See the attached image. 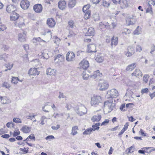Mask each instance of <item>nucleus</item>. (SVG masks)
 <instances>
[{"label":"nucleus","mask_w":155,"mask_h":155,"mask_svg":"<svg viewBox=\"0 0 155 155\" xmlns=\"http://www.w3.org/2000/svg\"><path fill=\"white\" fill-rule=\"evenodd\" d=\"M104 108L107 110L108 113L111 112L115 107V104L113 103V101L111 99L109 100H107L104 102Z\"/></svg>","instance_id":"obj_1"},{"label":"nucleus","mask_w":155,"mask_h":155,"mask_svg":"<svg viewBox=\"0 0 155 155\" xmlns=\"http://www.w3.org/2000/svg\"><path fill=\"white\" fill-rule=\"evenodd\" d=\"M101 98L99 96L94 95L91 97V104L92 106L96 107L101 103Z\"/></svg>","instance_id":"obj_2"},{"label":"nucleus","mask_w":155,"mask_h":155,"mask_svg":"<svg viewBox=\"0 0 155 155\" xmlns=\"http://www.w3.org/2000/svg\"><path fill=\"white\" fill-rule=\"evenodd\" d=\"M99 90L104 91L107 90L109 87V84L106 81L101 80L98 84Z\"/></svg>","instance_id":"obj_3"},{"label":"nucleus","mask_w":155,"mask_h":155,"mask_svg":"<svg viewBox=\"0 0 155 155\" xmlns=\"http://www.w3.org/2000/svg\"><path fill=\"white\" fill-rule=\"evenodd\" d=\"M118 96V91L115 89H112L107 91L106 97L109 98L115 97Z\"/></svg>","instance_id":"obj_4"},{"label":"nucleus","mask_w":155,"mask_h":155,"mask_svg":"<svg viewBox=\"0 0 155 155\" xmlns=\"http://www.w3.org/2000/svg\"><path fill=\"white\" fill-rule=\"evenodd\" d=\"M76 113L79 115L82 116L87 113L86 108L84 106L81 105L79 106L75 110Z\"/></svg>","instance_id":"obj_5"},{"label":"nucleus","mask_w":155,"mask_h":155,"mask_svg":"<svg viewBox=\"0 0 155 155\" xmlns=\"http://www.w3.org/2000/svg\"><path fill=\"white\" fill-rule=\"evenodd\" d=\"M75 54L71 51H69L66 55V60L68 61H72L74 60Z\"/></svg>","instance_id":"obj_6"},{"label":"nucleus","mask_w":155,"mask_h":155,"mask_svg":"<svg viewBox=\"0 0 155 155\" xmlns=\"http://www.w3.org/2000/svg\"><path fill=\"white\" fill-rule=\"evenodd\" d=\"M81 69L86 70L89 67V64L88 61L85 60H83L79 63Z\"/></svg>","instance_id":"obj_7"},{"label":"nucleus","mask_w":155,"mask_h":155,"mask_svg":"<svg viewBox=\"0 0 155 155\" xmlns=\"http://www.w3.org/2000/svg\"><path fill=\"white\" fill-rule=\"evenodd\" d=\"M135 52V50L134 48L131 46H128L127 48V51L125 52V55L128 57L131 56Z\"/></svg>","instance_id":"obj_8"},{"label":"nucleus","mask_w":155,"mask_h":155,"mask_svg":"<svg viewBox=\"0 0 155 155\" xmlns=\"http://www.w3.org/2000/svg\"><path fill=\"white\" fill-rule=\"evenodd\" d=\"M21 8L24 9H27L30 5V2L27 0H22L20 3Z\"/></svg>","instance_id":"obj_9"},{"label":"nucleus","mask_w":155,"mask_h":155,"mask_svg":"<svg viewBox=\"0 0 155 155\" xmlns=\"http://www.w3.org/2000/svg\"><path fill=\"white\" fill-rule=\"evenodd\" d=\"M34 10L38 13H41L42 10V6L40 4H38L35 5L33 7Z\"/></svg>","instance_id":"obj_10"},{"label":"nucleus","mask_w":155,"mask_h":155,"mask_svg":"<svg viewBox=\"0 0 155 155\" xmlns=\"http://www.w3.org/2000/svg\"><path fill=\"white\" fill-rule=\"evenodd\" d=\"M135 20L133 16L128 17L126 20V24L128 25H133L135 24Z\"/></svg>","instance_id":"obj_11"},{"label":"nucleus","mask_w":155,"mask_h":155,"mask_svg":"<svg viewBox=\"0 0 155 155\" xmlns=\"http://www.w3.org/2000/svg\"><path fill=\"white\" fill-rule=\"evenodd\" d=\"M28 74L29 75L35 76L38 75L39 72L38 71L37 68H33L30 69Z\"/></svg>","instance_id":"obj_12"},{"label":"nucleus","mask_w":155,"mask_h":155,"mask_svg":"<svg viewBox=\"0 0 155 155\" xmlns=\"http://www.w3.org/2000/svg\"><path fill=\"white\" fill-rule=\"evenodd\" d=\"M26 33L23 32V33L19 34L18 35V40L21 42H24L26 40Z\"/></svg>","instance_id":"obj_13"},{"label":"nucleus","mask_w":155,"mask_h":155,"mask_svg":"<svg viewBox=\"0 0 155 155\" xmlns=\"http://www.w3.org/2000/svg\"><path fill=\"white\" fill-rule=\"evenodd\" d=\"M58 5L60 9L62 10L65 9L66 7V2L64 0L60 1L58 2Z\"/></svg>","instance_id":"obj_14"},{"label":"nucleus","mask_w":155,"mask_h":155,"mask_svg":"<svg viewBox=\"0 0 155 155\" xmlns=\"http://www.w3.org/2000/svg\"><path fill=\"white\" fill-rule=\"evenodd\" d=\"M0 101L3 104H9L11 103V100L7 97L0 96Z\"/></svg>","instance_id":"obj_15"},{"label":"nucleus","mask_w":155,"mask_h":155,"mask_svg":"<svg viewBox=\"0 0 155 155\" xmlns=\"http://www.w3.org/2000/svg\"><path fill=\"white\" fill-rule=\"evenodd\" d=\"M47 24L49 27L52 28L55 25L54 20L52 18H48L47 21Z\"/></svg>","instance_id":"obj_16"},{"label":"nucleus","mask_w":155,"mask_h":155,"mask_svg":"<svg viewBox=\"0 0 155 155\" xmlns=\"http://www.w3.org/2000/svg\"><path fill=\"white\" fill-rule=\"evenodd\" d=\"M88 52H96V46L94 44H90L87 46Z\"/></svg>","instance_id":"obj_17"},{"label":"nucleus","mask_w":155,"mask_h":155,"mask_svg":"<svg viewBox=\"0 0 155 155\" xmlns=\"http://www.w3.org/2000/svg\"><path fill=\"white\" fill-rule=\"evenodd\" d=\"M118 38L117 37L113 36L111 39V46L112 48L115 47L118 44Z\"/></svg>","instance_id":"obj_18"},{"label":"nucleus","mask_w":155,"mask_h":155,"mask_svg":"<svg viewBox=\"0 0 155 155\" xmlns=\"http://www.w3.org/2000/svg\"><path fill=\"white\" fill-rule=\"evenodd\" d=\"M46 74L48 75L55 76L56 74V71L54 69L49 68L47 70Z\"/></svg>","instance_id":"obj_19"},{"label":"nucleus","mask_w":155,"mask_h":155,"mask_svg":"<svg viewBox=\"0 0 155 155\" xmlns=\"http://www.w3.org/2000/svg\"><path fill=\"white\" fill-rule=\"evenodd\" d=\"M16 9V8L14 5H10L7 6L6 11L8 13H11L12 12L13 13L14 12H15V11Z\"/></svg>","instance_id":"obj_20"},{"label":"nucleus","mask_w":155,"mask_h":155,"mask_svg":"<svg viewBox=\"0 0 155 155\" xmlns=\"http://www.w3.org/2000/svg\"><path fill=\"white\" fill-rule=\"evenodd\" d=\"M94 34V28L91 27L88 29L87 31L86 32V35L88 36H93Z\"/></svg>","instance_id":"obj_21"},{"label":"nucleus","mask_w":155,"mask_h":155,"mask_svg":"<svg viewBox=\"0 0 155 155\" xmlns=\"http://www.w3.org/2000/svg\"><path fill=\"white\" fill-rule=\"evenodd\" d=\"M101 118V116L100 114H97L94 116L91 119L93 122H98L100 120Z\"/></svg>","instance_id":"obj_22"},{"label":"nucleus","mask_w":155,"mask_h":155,"mask_svg":"<svg viewBox=\"0 0 155 155\" xmlns=\"http://www.w3.org/2000/svg\"><path fill=\"white\" fill-rule=\"evenodd\" d=\"M132 76H134L136 77L138 76L142 77V74L141 71L139 69H136L133 73L132 74Z\"/></svg>","instance_id":"obj_23"},{"label":"nucleus","mask_w":155,"mask_h":155,"mask_svg":"<svg viewBox=\"0 0 155 155\" xmlns=\"http://www.w3.org/2000/svg\"><path fill=\"white\" fill-rule=\"evenodd\" d=\"M90 73L88 71L85 70L82 73V77L84 80H87L90 76Z\"/></svg>","instance_id":"obj_24"},{"label":"nucleus","mask_w":155,"mask_h":155,"mask_svg":"<svg viewBox=\"0 0 155 155\" xmlns=\"http://www.w3.org/2000/svg\"><path fill=\"white\" fill-rule=\"evenodd\" d=\"M137 66L136 63H134L128 65L126 69L127 71H130L133 70Z\"/></svg>","instance_id":"obj_25"},{"label":"nucleus","mask_w":155,"mask_h":155,"mask_svg":"<svg viewBox=\"0 0 155 155\" xmlns=\"http://www.w3.org/2000/svg\"><path fill=\"white\" fill-rule=\"evenodd\" d=\"M111 0H102V5L105 8H108L110 5Z\"/></svg>","instance_id":"obj_26"},{"label":"nucleus","mask_w":155,"mask_h":155,"mask_svg":"<svg viewBox=\"0 0 155 155\" xmlns=\"http://www.w3.org/2000/svg\"><path fill=\"white\" fill-rule=\"evenodd\" d=\"M129 0H123L121 3V6L122 8L127 7L129 6Z\"/></svg>","instance_id":"obj_27"},{"label":"nucleus","mask_w":155,"mask_h":155,"mask_svg":"<svg viewBox=\"0 0 155 155\" xmlns=\"http://www.w3.org/2000/svg\"><path fill=\"white\" fill-rule=\"evenodd\" d=\"M31 127H29L27 126H25L22 127L20 130L21 131L25 133H28L31 131Z\"/></svg>","instance_id":"obj_28"},{"label":"nucleus","mask_w":155,"mask_h":155,"mask_svg":"<svg viewBox=\"0 0 155 155\" xmlns=\"http://www.w3.org/2000/svg\"><path fill=\"white\" fill-rule=\"evenodd\" d=\"M19 15L15 12H14L12 15L10 17V19L11 20L15 21L18 19Z\"/></svg>","instance_id":"obj_29"},{"label":"nucleus","mask_w":155,"mask_h":155,"mask_svg":"<svg viewBox=\"0 0 155 155\" xmlns=\"http://www.w3.org/2000/svg\"><path fill=\"white\" fill-rule=\"evenodd\" d=\"M148 7L146 9V13H149L151 15H153V12L152 10V8L151 5L148 3L147 4Z\"/></svg>","instance_id":"obj_30"},{"label":"nucleus","mask_w":155,"mask_h":155,"mask_svg":"<svg viewBox=\"0 0 155 155\" xmlns=\"http://www.w3.org/2000/svg\"><path fill=\"white\" fill-rule=\"evenodd\" d=\"M109 24L107 22H100L99 24V26L101 28H107L109 26Z\"/></svg>","instance_id":"obj_31"},{"label":"nucleus","mask_w":155,"mask_h":155,"mask_svg":"<svg viewBox=\"0 0 155 155\" xmlns=\"http://www.w3.org/2000/svg\"><path fill=\"white\" fill-rule=\"evenodd\" d=\"M76 4V0H69L68 5L69 8H72L74 7Z\"/></svg>","instance_id":"obj_32"},{"label":"nucleus","mask_w":155,"mask_h":155,"mask_svg":"<svg viewBox=\"0 0 155 155\" xmlns=\"http://www.w3.org/2000/svg\"><path fill=\"white\" fill-rule=\"evenodd\" d=\"M128 126V124L127 123L124 125V127L122 129L121 131L119 133L118 135L120 136L127 129Z\"/></svg>","instance_id":"obj_33"},{"label":"nucleus","mask_w":155,"mask_h":155,"mask_svg":"<svg viewBox=\"0 0 155 155\" xmlns=\"http://www.w3.org/2000/svg\"><path fill=\"white\" fill-rule=\"evenodd\" d=\"M78 130V127L75 126L72 127L71 134L73 135H75L78 134L77 130Z\"/></svg>","instance_id":"obj_34"},{"label":"nucleus","mask_w":155,"mask_h":155,"mask_svg":"<svg viewBox=\"0 0 155 155\" xmlns=\"http://www.w3.org/2000/svg\"><path fill=\"white\" fill-rule=\"evenodd\" d=\"M93 17L95 21H98L100 19V16L97 13H95L93 15Z\"/></svg>","instance_id":"obj_35"},{"label":"nucleus","mask_w":155,"mask_h":155,"mask_svg":"<svg viewBox=\"0 0 155 155\" xmlns=\"http://www.w3.org/2000/svg\"><path fill=\"white\" fill-rule=\"evenodd\" d=\"M102 74L100 73L99 70H97L95 71L94 73V74L92 77H93L94 78H95L97 76H101Z\"/></svg>","instance_id":"obj_36"},{"label":"nucleus","mask_w":155,"mask_h":155,"mask_svg":"<svg viewBox=\"0 0 155 155\" xmlns=\"http://www.w3.org/2000/svg\"><path fill=\"white\" fill-rule=\"evenodd\" d=\"M18 81L22 82V81L19 80L17 77H12V83L16 84L18 83Z\"/></svg>","instance_id":"obj_37"},{"label":"nucleus","mask_w":155,"mask_h":155,"mask_svg":"<svg viewBox=\"0 0 155 155\" xmlns=\"http://www.w3.org/2000/svg\"><path fill=\"white\" fill-rule=\"evenodd\" d=\"M84 13V18L86 19H88L91 16L90 11H87V12H83Z\"/></svg>","instance_id":"obj_38"},{"label":"nucleus","mask_w":155,"mask_h":155,"mask_svg":"<svg viewBox=\"0 0 155 155\" xmlns=\"http://www.w3.org/2000/svg\"><path fill=\"white\" fill-rule=\"evenodd\" d=\"M40 56H41V58L45 59H48L49 58V56L48 53H46L44 51L43 52L41 53V54H40Z\"/></svg>","instance_id":"obj_39"},{"label":"nucleus","mask_w":155,"mask_h":155,"mask_svg":"<svg viewBox=\"0 0 155 155\" xmlns=\"http://www.w3.org/2000/svg\"><path fill=\"white\" fill-rule=\"evenodd\" d=\"M93 130L91 128H87L83 132V134L86 135L89 134L91 133Z\"/></svg>","instance_id":"obj_40"},{"label":"nucleus","mask_w":155,"mask_h":155,"mask_svg":"<svg viewBox=\"0 0 155 155\" xmlns=\"http://www.w3.org/2000/svg\"><path fill=\"white\" fill-rule=\"evenodd\" d=\"M95 60L98 62H102L104 60V58L100 55H97L96 57Z\"/></svg>","instance_id":"obj_41"},{"label":"nucleus","mask_w":155,"mask_h":155,"mask_svg":"<svg viewBox=\"0 0 155 155\" xmlns=\"http://www.w3.org/2000/svg\"><path fill=\"white\" fill-rule=\"evenodd\" d=\"M90 5L89 4H88L87 5L84 6L83 8V12H87V11H90L88 10V9L90 8Z\"/></svg>","instance_id":"obj_42"},{"label":"nucleus","mask_w":155,"mask_h":155,"mask_svg":"<svg viewBox=\"0 0 155 155\" xmlns=\"http://www.w3.org/2000/svg\"><path fill=\"white\" fill-rule=\"evenodd\" d=\"M13 66V64H10L9 63H8L5 64V67L7 68L8 70H10L12 68Z\"/></svg>","instance_id":"obj_43"},{"label":"nucleus","mask_w":155,"mask_h":155,"mask_svg":"<svg viewBox=\"0 0 155 155\" xmlns=\"http://www.w3.org/2000/svg\"><path fill=\"white\" fill-rule=\"evenodd\" d=\"M64 58H59L58 59V60L56 61H55L56 63H58L59 65L61 64L64 61Z\"/></svg>","instance_id":"obj_44"},{"label":"nucleus","mask_w":155,"mask_h":155,"mask_svg":"<svg viewBox=\"0 0 155 155\" xmlns=\"http://www.w3.org/2000/svg\"><path fill=\"white\" fill-rule=\"evenodd\" d=\"M2 87H5L6 88H9L11 87V85L7 82H5L2 84Z\"/></svg>","instance_id":"obj_45"},{"label":"nucleus","mask_w":155,"mask_h":155,"mask_svg":"<svg viewBox=\"0 0 155 155\" xmlns=\"http://www.w3.org/2000/svg\"><path fill=\"white\" fill-rule=\"evenodd\" d=\"M15 124L12 122H8L6 124V126L8 128H11L14 127Z\"/></svg>","instance_id":"obj_46"},{"label":"nucleus","mask_w":155,"mask_h":155,"mask_svg":"<svg viewBox=\"0 0 155 155\" xmlns=\"http://www.w3.org/2000/svg\"><path fill=\"white\" fill-rule=\"evenodd\" d=\"M124 31L122 32V33L126 35L129 34L130 33V30L128 28H125L124 29Z\"/></svg>","instance_id":"obj_47"},{"label":"nucleus","mask_w":155,"mask_h":155,"mask_svg":"<svg viewBox=\"0 0 155 155\" xmlns=\"http://www.w3.org/2000/svg\"><path fill=\"white\" fill-rule=\"evenodd\" d=\"M13 121L16 123H21L22 122L21 119L19 118H14L13 119Z\"/></svg>","instance_id":"obj_48"},{"label":"nucleus","mask_w":155,"mask_h":155,"mask_svg":"<svg viewBox=\"0 0 155 155\" xmlns=\"http://www.w3.org/2000/svg\"><path fill=\"white\" fill-rule=\"evenodd\" d=\"M6 29V27L5 25L0 24V31H4Z\"/></svg>","instance_id":"obj_49"},{"label":"nucleus","mask_w":155,"mask_h":155,"mask_svg":"<svg viewBox=\"0 0 155 155\" xmlns=\"http://www.w3.org/2000/svg\"><path fill=\"white\" fill-rule=\"evenodd\" d=\"M68 26L70 28H74V22L73 21L71 20V21H69L68 22Z\"/></svg>","instance_id":"obj_50"},{"label":"nucleus","mask_w":155,"mask_h":155,"mask_svg":"<svg viewBox=\"0 0 155 155\" xmlns=\"http://www.w3.org/2000/svg\"><path fill=\"white\" fill-rule=\"evenodd\" d=\"M60 38L57 37V36L55 37V40L54 41V43L57 45H58L60 42Z\"/></svg>","instance_id":"obj_51"},{"label":"nucleus","mask_w":155,"mask_h":155,"mask_svg":"<svg viewBox=\"0 0 155 155\" xmlns=\"http://www.w3.org/2000/svg\"><path fill=\"white\" fill-rule=\"evenodd\" d=\"M35 115L33 114H29V115L27 116L26 118L27 119H30L31 120H32V119L33 118H34L35 117Z\"/></svg>","instance_id":"obj_52"},{"label":"nucleus","mask_w":155,"mask_h":155,"mask_svg":"<svg viewBox=\"0 0 155 155\" xmlns=\"http://www.w3.org/2000/svg\"><path fill=\"white\" fill-rule=\"evenodd\" d=\"M148 78L149 76L147 75H144L143 77V81L145 83H147L148 81Z\"/></svg>","instance_id":"obj_53"},{"label":"nucleus","mask_w":155,"mask_h":155,"mask_svg":"<svg viewBox=\"0 0 155 155\" xmlns=\"http://www.w3.org/2000/svg\"><path fill=\"white\" fill-rule=\"evenodd\" d=\"M109 120L108 119H105L101 124V125H106L108 124L109 123Z\"/></svg>","instance_id":"obj_54"},{"label":"nucleus","mask_w":155,"mask_h":155,"mask_svg":"<svg viewBox=\"0 0 155 155\" xmlns=\"http://www.w3.org/2000/svg\"><path fill=\"white\" fill-rule=\"evenodd\" d=\"M151 51L150 52V53L152 54L155 51V46L153 44L151 45Z\"/></svg>","instance_id":"obj_55"},{"label":"nucleus","mask_w":155,"mask_h":155,"mask_svg":"<svg viewBox=\"0 0 155 155\" xmlns=\"http://www.w3.org/2000/svg\"><path fill=\"white\" fill-rule=\"evenodd\" d=\"M136 49L137 51L140 52L142 51L141 47L140 45H137L136 48Z\"/></svg>","instance_id":"obj_56"},{"label":"nucleus","mask_w":155,"mask_h":155,"mask_svg":"<svg viewBox=\"0 0 155 155\" xmlns=\"http://www.w3.org/2000/svg\"><path fill=\"white\" fill-rule=\"evenodd\" d=\"M96 125V124H95L93 125L92 126V127L93 128H93V130L94 131H95V130H99L100 128L99 127H98L97 126V125Z\"/></svg>","instance_id":"obj_57"},{"label":"nucleus","mask_w":155,"mask_h":155,"mask_svg":"<svg viewBox=\"0 0 155 155\" xmlns=\"http://www.w3.org/2000/svg\"><path fill=\"white\" fill-rule=\"evenodd\" d=\"M41 41V38L40 37H38V38H34L33 39V42L34 43L36 42V41Z\"/></svg>","instance_id":"obj_58"},{"label":"nucleus","mask_w":155,"mask_h":155,"mask_svg":"<svg viewBox=\"0 0 155 155\" xmlns=\"http://www.w3.org/2000/svg\"><path fill=\"white\" fill-rule=\"evenodd\" d=\"M63 58L64 56L62 55L58 54L55 57L54 59V61H56L58 60V59L59 58Z\"/></svg>","instance_id":"obj_59"},{"label":"nucleus","mask_w":155,"mask_h":155,"mask_svg":"<svg viewBox=\"0 0 155 155\" xmlns=\"http://www.w3.org/2000/svg\"><path fill=\"white\" fill-rule=\"evenodd\" d=\"M49 103H46L44 104V107H42V110L43 111L46 112H48L49 111L48 110H46V109H45V107H46L48 105V104Z\"/></svg>","instance_id":"obj_60"},{"label":"nucleus","mask_w":155,"mask_h":155,"mask_svg":"<svg viewBox=\"0 0 155 155\" xmlns=\"http://www.w3.org/2000/svg\"><path fill=\"white\" fill-rule=\"evenodd\" d=\"M54 138H55L54 137V136L52 135L48 136L45 138V139L47 140H50L51 139H54Z\"/></svg>","instance_id":"obj_61"},{"label":"nucleus","mask_w":155,"mask_h":155,"mask_svg":"<svg viewBox=\"0 0 155 155\" xmlns=\"http://www.w3.org/2000/svg\"><path fill=\"white\" fill-rule=\"evenodd\" d=\"M134 148V146H133L130 147L129 148H128L127 149L128 150V153H131L133 152L134 150H132V149Z\"/></svg>","instance_id":"obj_62"},{"label":"nucleus","mask_w":155,"mask_h":155,"mask_svg":"<svg viewBox=\"0 0 155 155\" xmlns=\"http://www.w3.org/2000/svg\"><path fill=\"white\" fill-rule=\"evenodd\" d=\"M9 48V47L8 45H4L3 46V47L2 48V49H3L4 50L6 51Z\"/></svg>","instance_id":"obj_63"},{"label":"nucleus","mask_w":155,"mask_h":155,"mask_svg":"<svg viewBox=\"0 0 155 155\" xmlns=\"http://www.w3.org/2000/svg\"><path fill=\"white\" fill-rule=\"evenodd\" d=\"M149 95L151 99H152L155 96V91H152V93H150Z\"/></svg>","instance_id":"obj_64"}]
</instances>
